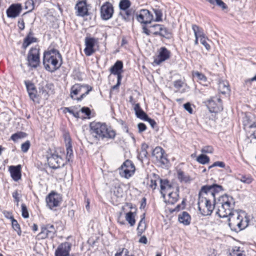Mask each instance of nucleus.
I'll list each match as a JSON object with an SVG mask.
<instances>
[{"instance_id":"nucleus-54","label":"nucleus","mask_w":256,"mask_h":256,"mask_svg":"<svg viewBox=\"0 0 256 256\" xmlns=\"http://www.w3.org/2000/svg\"><path fill=\"white\" fill-rule=\"evenodd\" d=\"M12 197L14 199V202H16V206H18V203L20 200V194L18 192V191L15 190L12 194Z\"/></svg>"},{"instance_id":"nucleus-47","label":"nucleus","mask_w":256,"mask_h":256,"mask_svg":"<svg viewBox=\"0 0 256 256\" xmlns=\"http://www.w3.org/2000/svg\"><path fill=\"white\" fill-rule=\"evenodd\" d=\"M75 108H76V107L65 108L64 109V112H69L70 114H72L73 116L76 118H80V116H79V112H75L74 110Z\"/></svg>"},{"instance_id":"nucleus-27","label":"nucleus","mask_w":256,"mask_h":256,"mask_svg":"<svg viewBox=\"0 0 256 256\" xmlns=\"http://www.w3.org/2000/svg\"><path fill=\"white\" fill-rule=\"evenodd\" d=\"M123 63L121 60H117L115 64L110 68V71L111 74H116L122 72Z\"/></svg>"},{"instance_id":"nucleus-37","label":"nucleus","mask_w":256,"mask_h":256,"mask_svg":"<svg viewBox=\"0 0 256 256\" xmlns=\"http://www.w3.org/2000/svg\"><path fill=\"white\" fill-rule=\"evenodd\" d=\"M12 227L14 230L16 232L18 236L21 235L22 231L20 224L18 221L15 220L12 216L11 217Z\"/></svg>"},{"instance_id":"nucleus-36","label":"nucleus","mask_w":256,"mask_h":256,"mask_svg":"<svg viewBox=\"0 0 256 256\" xmlns=\"http://www.w3.org/2000/svg\"><path fill=\"white\" fill-rule=\"evenodd\" d=\"M126 220L130 226H134L135 224L136 220L132 212L130 211L126 214Z\"/></svg>"},{"instance_id":"nucleus-10","label":"nucleus","mask_w":256,"mask_h":256,"mask_svg":"<svg viewBox=\"0 0 256 256\" xmlns=\"http://www.w3.org/2000/svg\"><path fill=\"white\" fill-rule=\"evenodd\" d=\"M48 164L52 169H57L65 164L62 158L56 152L48 154L46 156Z\"/></svg>"},{"instance_id":"nucleus-44","label":"nucleus","mask_w":256,"mask_h":256,"mask_svg":"<svg viewBox=\"0 0 256 256\" xmlns=\"http://www.w3.org/2000/svg\"><path fill=\"white\" fill-rule=\"evenodd\" d=\"M153 11L156 16V18H154L153 21L158 22L162 21V10L159 8H154Z\"/></svg>"},{"instance_id":"nucleus-22","label":"nucleus","mask_w":256,"mask_h":256,"mask_svg":"<svg viewBox=\"0 0 256 256\" xmlns=\"http://www.w3.org/2000/svg\"><path fill=\"white\" fill-rule=\"evenodd\" d=\"M95 43L96 40L94 38L89 37L86 38V48L84 50V52L86 56H90L95 52V50H94Z\"/></svg>"},{"instance_id":"nucleus-58","label":"nucleus","mask_w":256,"mask_h":256,"mask_svg":"<svg viewBox=\"0 0 256 256\" xmlns=\"http://www.w3.org/2000/svg\"><path fill=\"white\" fill-rule=\"evenodd\" d=\"M144 120L148 122L152 128H154L156 126V123L155 120L150 118L148 116L146 118V120Z\"/></svg>"},{"instance_id":"nucleus-23","label":"nucleus","mask_w":256,"mask_h":256,"mask_svg":"<svg viewBox=\"0 0 256 256\" xmlns=\"http://www.w3.org/2000/svg\"><path fill=\"white\" fill-rule=\"evenodd\" d=\"M64 138L66 150V158L67 161L70 162L71 158L73 157V151L72 149L71 139L69 134H64Z\"/></svg>"},{"instance_id":"nucleus-62","label":"nucleus","mask_w":256,"mask_h":256,"mask_svg":"<svg viewBox=\"0 0 256 256\" xmlns=\"http://www.w3.org/2000/svg\"><path fill=\"white\" fill-rule=\"evenodd\" d=\"M174 86L175 88L180 89L183 86V82L180 80H177L174 82Z\"/></svg>"},{"instance_id":"nucleus-18","label":"nucleus","mask_w":256,"mask_h":256,"mask_svg":"<svg viewBox=\"0 0 256 256\" xmlns=\"http://www.w3.org/2000/svg\"><path fill=\"white\" fill-rule=\"evenodd\" d=\"M24 84L26 86L27 92L30 98L34 102H37L38 103V95L34 84L30 82L27 80L24 81Z\"/></svg>"},{"instance_id":"nucleus-20","label":"nucleus","mask_w":256,"mask_h":256,"mask_svg":"<svg viewBox=\"0 0 256 256\" xmlns=\"http://www.w3.org/2000/svg\"><path fill=\"white\" fill-rule=\"evenodd\" d=\"M22 10L20 4H12L6 10L7 16L9 18H15L19 16Z\"/></svg>"},{"instance_id":"nucleus-46","label":"nucleus","mask_w":256,"mask_h":256,"mask_svg":"<svg viewBox=\"0 0 256 256\" xmlns=\"http://www.w3.org/2000/svg\"><path fill=\"white\" fill-rule=\"evenodd\" d=\"M115 256H134V255H129V252L128 249L125 248H120L115 254Z\"/></svg>"},{"instance_id":"nucleus-14","label":"nucleus","mask_w":256,"mask_h":256,"mask_svg":"<svg viewBox=\"0 0 256 256\" xmlns=\"http://www.w3.org/2000/svg\"><path fill=\"white\" fill-rule=\"evenodd\" d=\"M152 156L156 157V160L162 165L166 166L169 163L164 150L160 146H156L152 150Z\"/></svg>"},{"instance_id":"nucleus-13","label":"nucleus","mask_w":256,"mask_h":256,"mask_svg":"<svg viewBox=\"0 0 256 256\" xmlns=\"http://www.w3.org/2000/svg\"><path fill=\"white\" fill-rule=\"evenodd\" d=\"M114 12L112 4L110 2H106L100 8V17L103 20H108L112 18Z\"/></svg>"},{"instance_id":"nucleus-39","label":"nucleus","mask_w":256,"mask_h":256,"mask_svg":"<svg viewBox=\"0 0 256 256\" xmlns=\"http://www.w3.org/2000/svg\"><path fill=\"white\" fill-rule=\"evenodd\" d=\"M178 178L180 182H187L190 180V176L184 174V172L181 170L178 171Z\"/></svg>"},{"instance_id":"nucleus-41","label":"nucleus","mask_w":256,"mask_h":256,"mask_svg":"<svg viewBox=\"0 0 256 256\" xmlns=\"http://www.w3.org/2000/svg\"><path fill=\"white\" fill-rule=\"evenodd\" d=\"M130 4V2L129 0H121L119 4V7L121 11L128 10Z\"/></svg>"},{"instance_id":"nucleus-42","label":"nucleus","mask_w":256,"mask_h":256,"mask_svg":"<svg viewBox=\"0 0 256 256\" xmlns=\"http://www.w3.org/2000/svg\"><path fill=\"white\" fill-rule=\"evenodd\" d=\"M26 136V133L20 132L12 134L10 137V139L14 142H16L18 139L24 138Z\"/></svg>"},{"instance_id":"nucleus-38","label":"nucleus","mask_w":256,"mask_h":256,"mask_svg":"<svg viewBox=\"0 0 256 256\" xmlns=\"http://www.w3.org/2000/svg\"><path fill=\"white\" fill-rule=\"evenodd\" d=\"M196 161L200 164H204L210 162V158L206 154H200L196 158Z\"/></svg>"},{"instance_id":"nucleus-40","label":"nucleus","mask_w":256,"mask_h":256,"mask_svg":"<svg viewBox=\"0 0 256 256\" xmlns=\"http://www.w3.org/2000/svg\"><path fill=\"white\" fill-rule=\"evenodd\" d=\"M160 189L162 190H165L171 188L172 186L170 184L169 181L167 179H160Z\"/></svg>"},{"instance_id":"nucleus-24","label":"nucleus","mask_w":256,"mask_h":256,"mask_svg":"<svg viewBox=\"0 0 256 256\" xmlns=\"http://www.w3.org/2000/svg\"><path fill=\"white\" fill-rule=\"evenodd\" d=\"M21 166H12L9 167V170L12 179L17 182L21 178Z\"/></svg>"},{"instance_id":"nucleus-64","label":"nucleus","mask_w":256,"mask_h":256,"mask_svg":"<svg viewBox=\"0 0 256 256\" xmlns=\"http://www.w3.org/2000/svg\"><path fill=\"white\" fill-rule=\"evenodd\" d=\"M216 4L221 7L223 10L226 8V4L222 0H215Z\"/></svg>"},{"instance_id":"nucleus-16","label":"nucleus","mask_w":256,"mask_h":256,"mask_svg":"<svg viewBox=\"0 0 256 256\" xmlns=\"http://www.w3.org/2000/svg\"><path fill=\"white\" fill-rule=\"evenodd\" d=\"M206 104L210 112H218L222 110V100L220 98H210L206 102Z\"/></svg>"},{"instance_id":"nucleus-63","label":"nucleus","mask_w":256,"mask_h":256,"mask_svg":"<svg viewBox=\"0 0 256 256\" xmlns=\"http://www.w3.org/2000/svg\"><path fill=\"white\" fill-rule=\"evenodd\" d=\"M18 27L20 30H22L24 29V22L23 19L20 20L18 21Z\"/></svg>"},{"instance_id":"nucleus-32","label":"nucleus","mask_w":256,"mask_h":256,"mask_svg":"<svg viewBox=\"0 0 256 256\" xmlns=\"http://www.w3.org/2000/svg\"><path fill=\"white\" fill-rule=\"evenodd\" d=\"M178 190H177L176 192H170L168 194V196L169 199L168 202H166L168 204H173L175 202H177L178 200Z\"/></svg>"},{"instance_id":"nucleus-28","label":"nucleus","mask_w":256,"mask_h":256,"mask_svg":"<svg viewBox=\"0 0 256 256\" xmlns=\"http://www.w3.org/2000/svg\"><path fill=\"white\" fill-rule=\"evenodd\" d=\"M134 110L135 111L136 115L137 118L142 120H145L148 118V116L146 114L141 108L140 106V104H135V106H134Z\"/></svg>"},{"instance_id":"nucleus-31","label":"nucleus","mask_w":256,"mask_h":256,"mask_svg":"<svg viewBox=\"0 0 256 256\" xmlns=\"http://www.w3.org/2000/svg\"><path fill=\"white\" fill-rule=\"evenodd\" d=\"M38 42V38L35 37H30L26 36L24 38V42L22 44V47L24 49H26L30 44L34 42Z\"/></svg>"},{"instance_id":"nucleus-1","label":"nucleus","mask_w":256,"mask_h":256,"mask_svg":"<svg viewBox=\"0 0 256 256\" xmlns=\"http://www.w3.org/2000/svg\"><path fill=\"white\" fill-rule=\"evenodd\" d=\"M45 69L50 72L58 70L62 64V56L60 52L54 48L45 52L43 57Z\"/></svg>"},{"instance_id":"nucleus-9","label":"nucleus","mask_w":256,"mask_h":256,"mask_svg":"<svg viewBox=\"0 0 256 256\" xmlns=\"http://www.w3.org/2000/svg\"><path fill=\"white\" fill-rule=\"evenodd\" d=\"M56 229L53 224H43L40 228V232L38 236L41 239L46 238L53 239L56 233Z\"/></svg>"},{"instance_id":"nucleus-53","label":"nucleus","mask_w":256,"mask_h":256,"mask_svg":"<svg viewBox=\"0 0 256 256\" xmlns=\"http://www.w3.org/2000/svg\"><path fill=\"white\" fill-rule=\"evenodd\" d=\"M213 152L214 148L210 146H204L201 150V152L202 154H212Z\"/></svg>"},{"instance_id":"nucleus-60","label":"nucleus","mask_w":256,"mask_h":256,"mask_svg":"<svg viewBox=\"0 0 256 256\" xmlns=\"http://www.w3.org/2000/svg\"><path fill=\"white\" fill-rule=\"evenodd\" d=\"M139 132H142L146 129V126L144 123H139L138 125Z\"/></svg>"},{"instance_id":"nucleus-6","label":"nucleus","mask_w":256,"mask_h":256,"mask_svg":"<svg viewBox=\"0 0 256 256\" xmlns=\"http://www.w3.org/2000/svg\"><path fill=\"white\" fill-rule=\"evenodd\" d=\"M92 90V88L88 84H75L70 88V97L74 100L80 101Z\"/></svg>"},{"instance_id":"nucleus-26","label":"nucleus","mask_w":256,"mask_h":256,"mask_svg":"<svg viewBox=\"0 0 256 256\" xmlns=\"http://www.w3.org/2000/svg\"><path fill=\"white\" fill-rule=\"evenodd\" d=\"M178 220L180 223L184 226H188L190 223L191 217L188 212H182L179 214Z\"/></svg>"},{"instance_id":"nucleus-57","label":"nucleus","mask_w":256,"mask_h":256,"mask_svg":"<svg viewBox=\"0 0 256 256\" xmlns=\"http://www.w3.org/2000/svg\"><path fill=\"white\" fill-rule=\"evenodd\" d=\"M200 42L203 46H204V47L207 50H209L210 48V46L206 42L205 36L201 38H200Z\"/></svg>"},{"instance_id":"nucleus-43","label":"nucleus","mask_w":256,"mask_h":256,"mask_svg":"<svg viewBox=\"0 0 256 256\" xmlns=\"http://www.w3.org/2000/svg\"><path fill=\"white\" fill-rule=\"evenodd\" d=\"M26 136V133L20 132L12 134L10 137V139L14 142H16L18 139L24 138Z\"/></svg>"},{"instance_id":"nucleus-45","label":"nucleus","mask_w":256,"mask_h":256,"mask_svg":"<svg viewBox=\"0 0 256 256\" xmlns=\"http://www.w3.org/2000/svg\"><path fill=\"white\" fill-rule=\"evenodd\" d=\"M34 8V0H28L25 2L24 8L28 10V12L32 11Z\"/></svg>"},{"instance_id":"nucleus-35","label":"nucleus","mask_w":256,"mask_h":256,"mask_svg":"<svg viewBox=\"0 0 256 256\" xmlns=\"http://www.w3.org/2000/svg\"><path fill=\"white\" fill-rule=\"evenodd\" d=\"M237 178L243 183L246 184H250L253 180V178L250 175L239 174Z\"/></svg>"},{"instance_id":"nucleus-3","label":"nucleus","mask_w":256,"mask_h":256,"mask_svg":"<svg viewBox=\"0 0 256 256\" xmlns=\"http://www.w3.org/2000/svg\"><path fill=\"white\" fill-rule=\"evenodd\" d=\"M90 134L96 138L103 140L104 138L114 139L116 132L110 128H108L105 123L92 122L90 124Z\"/></svg>"},{"instance_id":"nucleus-51","label":"nucleus","mask_w":256,"mask_h":256,"mask_svg":"<svg viewBox=\"0 0 256 256\" xmlns=\"http://www.w3.org/2000/svg\"><path fill=\"white\" fill-rule=\"evenodd\" d=\"M22 214L24 218H26L29 217V214L27 209V207L24 204H22Z\"/></svg>"},{"instance_id":"nucleus-55","label":"nucleus","mask_w":256,"mask_h":256,"mask_svg":"<svg viewBox=\"0 0 256 256\" xmlns=\"http://www.w3.org/2000/svg\"><path fill=\"white\" fill-rule=\"evenodd\" d=\"M80 112L84 114L88 118H90V116L91 114V111L89 108L84 106L80 109Z\"/></svg>"},{"instance_id":"nucleus-2","label":"nucleus","mask_w":256,"mask_h":256,"mask_svg":"<svg viewBox=\"0 0 256 256\" xmlns=\"http://www.w3.org/2000/svg\"><path fill=\"white\" fill-rule=\"evenodd\" d=\"M218 208L216 214L220 218L228 217L234 213L235 201L233 198L227 194L220 196L216 203Z\"/></svg>"},{"instance_id":"nucleus-11","label":"nucleus","mask_w":256,"mask_h":256,"mask_svg":"<svg viewBox=\"0 0 256 256\" xmlns=\"http://www.w3.org/2000/svg\"><path fill=\"white\" fill-rule=\"evenodd\" d=\"M27 60L28 65L32 68H36L40 63V52L39 48L36 46L32 48L30 50Z\"/></svg>"},{"instance_id":"nucleus-7","label":"nucleus","mask_w":256,"mask_h":256,"mask_svg":"<svg viewBox=\"0 0 256 256\" xmlns=\"http://www.w3.org/2000/svg\"><path fill=\"white\" fill-rule=\"evenodd\" d=\"M135 166L132 160H127L119 168V174L121 176L129 178L134 173Z\"/></svg>"},{"instance_id":"nucleus-8","label":"nucleus","mask_w":256,"mask_h":256,"mask_svg":"<svg viewBox=\"0 0 256 256\" xmlns=\"http://www.w3.org/2000/svg\"><path fill=\"white\" fill-rule=\"evenodd\" d=\"M198 205L200 214L202 216H206L211 214L216 204H214L208 200L198 198Z\"/></svg>"},{"instance_id":"nucleus-49","label":"nucleus","mask_w":256,"mask_h":256,"mask_svg":"<svg viewBox=\"0 0 256 256\" xmlns=\"http://www.w3.org/2000/svg\"><path fill=\"white\" fill-rule=\"evenodd\" d=\"M154 30L153 34L154 36H158V34H156L157 32H160V30L163 28L162 24H156L150 26Z\"/></svg>"},{"instance_id":"nucleus-59","label":"nucleus","mask_w":256,"mask_h":256,"mask_svg":"<svg viewBox=\"0 0 256 256\" xmlns=\"http://www.w3.org/2000/svg\"><path fill=\"white\" fill-rule=\"evenodd\" d=\"M184 109L187 110L190 114H192L193 112V109L191 106V104L190 102H186L184 104Z\"/></svg>"},{"instance_id":"nucleus-61","label":"nucleus","mask_w":256,"mask_h":256,"mask_svg":"<svg viewBox=\"0 0 256 256\" xmlns=\"http://www.w3.org/2000/svg\"><path fill=\"white\" fill-rule=\"evenodd\" d=\"M149 186L153 190H155L157 187V183L156 179H151Z\"/></svg>"},{"instance_id":"nucleus-30","label":"nucleus","mask_w":256,"mask_h":256,"mask_svg":"<svg viewBox=\"0 0 256 256\" xmlns=\"http://www.w3.org/2000/svg\"><path fill=\"white\" fill-rule=\"evenodd\" d=\"M148 148V146L145 143H144L142 144L140 152L138 156V160L142 162H143V160H144V158L147 159L148 158V153L147 152L146 150Z\"/></svg>"},{"instance_id":"nucleus-50","label":"nucleus","mask_w":256,"mask_h":256,"mask_svg":"<svg viewBox=\"0 0 256 256\" xmlns=\"http://www.w3.org/2000/svg\"><path fill=\"white\" fill-rule=\"evenodd\" d=\"M219 88L222 94H225L229 90L227 83L225 84L224 82H220L219 83Z\"/></svg>"},{"instance_id":"nucleus-33","label":"nucleus","mask_w":256,"mask_h":256,"mask_svg":"<svg viewBox=\"0 0 256 256\" xmlns=\"http://www.w3.org/2000/svg\"><path fill=\"white\" fill-rule=\"evenodd\" d=\"M192 29L194 31L195 36L199 37L200 38L205 36L202 28L199 27L196 24H192Z\"/></svg>"},{"instance_id":"nucleus-34","label":"nucleus","mask_w":256,"mask_h":256,"mask_svg":"<svg viewBox=\"0 0 256 256\" xmlns=\"http://www.w3.org/2000/svg\"><path fill=\"white\" fill-rule=\"evenodd\" d=\"M156 34H158L159 36L165 38L166 39H170L172 37V33L164 25L160 32H157Z\"/></svg>"},{"instance_id":"nucleus-17","label":"nucleus","mask_w":256,"mask_h":256,"mask_svg":"<svg viewBox=\"0 0 256 256\" xmlns=\"http://www.w3.org/2000/svg\"><path fill=\"white\" fill-rule=\"evenodd\" d=\"M72 244L69 242H64L60 244L55 251L54 256H70Z\"/></svg>"},{"instance_id":"nucleus-29","label":"nucleus","mask_w":256,"mask_h":256,"mask_svg":"<svg viewBox=\"0 0 256 256\" xmlns=\"http://www.w3.org/2000/svg\"><path fill=\"white\" fill-rule=\"evenodd\" d=\"M146 228V225L145 222V214L141 216V220L140 221L137 228L138 236H140L145 231Z\"/></svg>"},{"instance_id":"nucleus-19","label":"nucleus","mask_w":256,"mask_h":256,"mask_svg":"<svg viewBox=\"0 0 256 256\" xmlns=\"http://www.w3.org/2000/svg\"><path fill=\"white\" fill-rule=\"evenodd\" d=\"M75 9L76 10V15L77 16L84 17L89 15L86 0H79L76 5Z\"/></svg>"},{"instance_id":"nucleus-12","label":"nucleus","mask_w":256,"mask_h":256,"mask_svg":"<svg viewBox=\"0 0 256 256\" xmlns=\"http://www.w3.org/2000/svg\"><path fill=\"white\" fill-rule=\"evenodd\" d=\"M136 18L141 24H150L154 20V16L147 9H142L136 13Z\"/></svg>"},{"instance_id":"nucleus-48","label":"nucleus","mask_w":256,"mask_h":256,"mask_svg":"<svg viewBox=\"0 0 256 256\" xmlns=\"http://www.w3.org/2000/svg\"><path fill=\"white\" fill-rule=\"evenodd\" d=\"M193 76L198 78V79L202 82H206V76L201 72L198 71L194 72L192 74Z\"/></svg>"},{"instance_id":"nucleus-25","label":"nucleus","mask_w":256,"mask_h":256,"mask_svg":"<svg viewBox=\"0 0 256 256\" xmlns=\"http://www.w3.org/2000/svg\"><path fill=\"white\" fill-rule=\"evenodd\" d=\"M120 14L126 22H130L132 20H134V16H136L135 10L132 8L120 11Z\"/></svg>"},{"instance_id":"nucleus-15","label":"nucleus","mask_w":256,"mask_h":256,"mask_svg":"<svg viewBox=\"0 0 256 256\" xmlns=\"http://www.w3.org/2000/svg\"><path fill=\"white\" fill-rule=\"evenodd\" d=\"M46 200L48 206L52 209L58 206L62 201V198L59 194L52 192L46 196Z\"/></svg>"},{"instance_id":"nucleus-56","label":"nucleus","mask_w":256,"mask_h":256,"mask_svg":"<svg viewBox=\"0 0 256 256\" xmlns=\"http://www.w3.org/2000/svg\"><path fill=\"white\" fill-rule=\"evenodd\" d=\"M214 166H219L220 168H224L225 164L222 162L217 161L214 162L212 165L208 167V168L210 169Z\"/></svg>"},{"instance_id":"nucleus-52","label":"nucleus","mask_w":256,"mask_h":256,"mask_svg":"<svg viewBox=\"0 0 256 256\" xmlns=\"http://www.w3.org/2000/svg\"><path fill=\"white\" fill-rule=\"evenodd\" d=\"M30 146V143L29 140H26V142L22 144L21 150L23 152H26L28 151Z\"/></svg>"},{"instance_id":"nucleus-5","label":"nucleus","mask_w":256,"mask_h":256,"mask_svg":"<svg viewBox=\"0 0 256 256\" xmlns=\"http://www.w3.org/2000/svg\"><path fill=\"white\" fill-rule=\"evenodd\" d=\"M223 190L222 186L216 184L205 185L199 191L198 198L208 200L214 204H216V195Z\"/></svg>"},{"instance_id":"nucleus-21","label":"nucleus","mask_w":256,"mask_h":256,"mask_svg":"<svg viewBox=\"0 0 256 256\" xmlns=\"http://www.w3.org/2000/svg\"><path fill=\"white\" fill-rule=\"evenodd\" d=\"M170 52L165 47H162L159 50L158 58H155L154 62L158 65L162 62L168 60L170 57Z\"/></svg>"},{"instance_id":"nucleus-4","label":"nucleus","mask_w":256,"mask_h":256,"mask_svg":"<svg viewBox=\"0 0 256 256\" xmlns=\"http://www.w3.org/2000/svg\"><path fill=\"white\" fill-rule=\"evenodd\" d=\"M228 221L231 230L236 232H238L246 228L249 222L245 214H240L238 211H235L228 216Z\"/></svg>"}]
</instances>
